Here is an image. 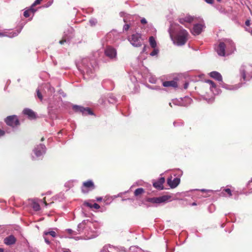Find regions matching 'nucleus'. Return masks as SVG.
Masks as SVG:
<instances>
[{
  "label": "nucleus",
  "mask_w": 252,
  "mask_h": 252,
  "mask_svg": "<svg viewBox=\"0 0 252 252\" xmlns=\"http://www.w3.org/2000/svg\"><path fill=\"white\" fill-rule=\"evenodd\" d=\"M218 54L220 56H224L225 54L233 53L236 50L235 44L230 39H224L220 42L216 49Z\"/></svg>",
  "instance_id": "1"
},
{
  "label": "nucleus",
  "mask_w": 252,
  "mask_h": 252,
  "mask_svg": "<svg viewBox=\"0 0 252 252\" xmlns=\"http://www.w3.org/2000/svg\"><path fill=\"white\" fill-rule=\"evenodd\" d=\"M189 33L184 29L181 30L176 36L174 43L178 46L184 45L187 41Z\"/></svg>",
  "instance_id": "2"
},
{
  "label": "nucleus",
  "mask_w": 252,
  "mask_h": 252,
  "mask_svg": "<svg viewBox=\"0 0 252 252\" xmlns=\"http://www.w3.org/2000/svg\"><path fill=\"white\" fill-rule=\"evenodd\" d=\"M128 40L132 46L134 47H140L142 45L143 39L141 34L137 32L129 36L128 37Z\"/></svg>",
  "instance_id": "3"
},
{
  "label": "nucleus",
  "mask_w": 252,
  "mask_h": 252,
  "mask_svg": "<svg viewBox=\"0 0 252 252\" xmlns=\"http://www.w3.org/2000/svg\"><path fill=\"white\" fill-rule=\"evenodd\" d=\"M200 21H202V20L200 19H199V20L196 17H192V16H190V15H186L183 17H180L179 19V22L181 24L184 25L187 27V24L195 23L197 21L200 22Z\"/></svg>",
  "instance_id": "4"
},
{
  "label": "nucleus",
  "mask_w": 252,
  "mask_h": 252,
  "mask_svg": "<svg viewBox=\"0 0 252 252\" xmlns=\"http://www.w3.org/2000/svg\"><path fill=\"white\" fill-rule=\"evenodd\" d=\"M170 196L168 195H163L158 197H152L148 199V201L153 204H159L167 202L169 199Z\"/></svg>",
  "instance_id": "5"
},
{
  "label": "nucleus",
  "mask_w": 252,
  "mask_h": 252,
  "mask_svg": "<svg viewBox=\"0 0 252 252\" xmlns=\"http://www.w3.org/2000/svg\"><path fill=\"white\" fill-rule=\"evenodd\" d=\"M5 122L8 126L13 127L16 126L20 124L19 120L16 115L8 116L5 118Z\"/></svg>",
  "instance_id": "6"
},
{
  "label": "nucleus",
  "mask_w": 252,
  "mask_h": 252,
  "mask_svg": "<svg viewBox=\"0 0 252 252\" xmlns=\"http://www.w3.org/2000/svg\"><path fill=\"white\" fill-rule=\"evenodd\" d=\"M252 69V67L250 66H246L243 65L240 68V73L244 79V80H249V78L252 77V75H250L249 71Z\"/></svg>",
  "instance_id": "7"
},
{
  "label": "nucleus",
  "mask_w": 252,
  "mask_h": 252,
  "mask_svg": "<svg viewBox=\"0 0 252 252\" xmlns=\"http://www.w3.org/2000/svg\"><path fill=\"white\" fill-rule=\"evenodd\" d=\"M73 109L77 112H80L83 115H93V113L89 108H84L79 105H73Z\"/></svg>",
  "instance_id": "8"
},
{
  "label": "nucleus",
  "mask_w": 252,
  "mask_h": 252,
  "mask_svg": "<svg viewBox=\"0 0 252 252\" xmlns=\"http://www.w3.org/2000/svg\"><path fill=\"white\" fill-rule=\"evenodd\" d=\"M105 55L111 59H116L117 58V52L115 49L108 46L105 50Z\"/></svg>",
  "instance_id": "9"
},
{
  "label": "nucleus",
  "mask_w": 252,
  "mask_h": 252,
  "mask_svg": "<svg viewBox=\"0 0 252 252\" xmlns=\"http://www.w3.org/2000/svg\"><path fill=\"white\" fill-rule=\"evenodd\" d=\"M94 188V186L93 181L89 180L83 183L82 190L83 192H87L89 190H92Z\"/></svg>",
  "instance_id": "10"
},
{
  "label": "nucleus",
  "mask_w": 252,
  "mask_h": 252,
  "mask_svg": "<svg viewBox=\"0 0 252 252\" xmlns=\"http://www.w3.org/2000/svg\"><path fill=\"white\" fill-rule=\"evenodd\" d=\"M45 146L43 144H39L34 149L33 152L36 156L39 157L45 153Z\"/></svg>",
  "instance_id": "11"
},
{
  "label": "nucleus",
  "mask_w": 252,
  "mask_h": 252,
  "mask_svg": "<svg viewBox=\"0 0 252 252\" xmlns=\"http://www.w3.org/2000/svg\"><path fill=\"white\" fill-rule=\"evenodd\" d=\"M204 27L205 26L203 23L195 24L191 31V32L193 35H198L201 32Z\"/></svg>",
  "instance_id": "12"
},
{
  "label": "nucleus",
  "mask_w": 252,
  "mask_h": 252,
  "mask_svg": "<svg viewBox=\"0 0 252 252\" xmlns=\"http://www.w3.org/2000/svg\"><path fill=\"white\" fill-rule=\"evenodd\" d=\"M205 82L209 85L210 91L214 94H218L220 93V90L217 88L215 83L210 80H206Z\"/></svg>",
  "instance_id": "13"
},
{
  "label": "nucleus",
  "mask_w": 252,
  "mask_h": 252,
  "mask_svg": "<svg viewBox=\"0 0 252 252\" xmlns=\"http://www.w3.org/2000/svg\"><path fill=\"white\" fill-rule=\"evenodd\" d=\"M180 180L178 178H175L172 179V178H169L167 180V184L171 188H176L180 183Z\"/></svg>",
  "instance_id": "14"
},
{
  "label": "nucleus",
  "mask_w": 252,
  "mask_h": 252,
  "mask_svg": "<svg viewBox=\"0 0 252 252\" xmlns=\"http://www.w3.org/2000/svg\"><path fill=\"white\" fill-rule=\"evenodd\" d=\"M164 181V178L160 177L157 181L153 183V186L158 189L162 190L163 189V184Z\"/></svg>",
  "instance_id": "15"
},
{
  "label": "nucleus",
  "mask_w": 252,
  "mask_h": 252,
  "mask_svg": "<svg viewBox=\"0 0 252 252\" xmlns=\"http://www.w3.org/2000/svg\"><path fill=\"white\" fill-rule=\"evenodd\" d=\"M16 242V238L13 235H10L4 239V243L6 245H11Z\"/></svg>",
  "instance_id": "16"
},
{
  "label": "nucleus",
  "mask_w": 252,
  "mask_h": 252,
  "mask_svg": "<svg viewBox=\"0 0 252 252\" xmlns=\"http://www.w3.org/2000/svg\"><path fill=\"white\" fill-rule=\"evenodd\" d=\"M211 77L216 79L218 81L222 82V78L221 74L217 71H212L209 74Z\"/></svg>",
  "instance_id": "17"
},
{
  "label": "nucleus",
  "mask_w": 252,
  "mask_h": 252,
  "mask_svg": "<svg viewBox=\"0 0 252 252\" xmlns=\"http://www.w3.org/2000/svg\"><path fill=\"white\" fill-rule=\"evenodd\" d=\"M162 85L165 87L177 88L178 87L177 82L174 80L163 82Z\"/></svg>",
  "instance_id": "18"
},
{
  "label": "nucleus",
  "mask_w": 252,
  "mask_h": 252,
  "mask_svg": "<svg viewBox=\"0 0 252 252\" xmlns=\"http://www.w3.org/2000/svg\"><path fill=\"white\" fill-rule=\"evenodd\" d=\"M23 113L27 115L30 119H33L35 118V115L34 112L30 109H25L23 110Z\"/></svg>",
  "instance_id": "19"
},
{
  "label": "nucleus",
  "mask_w": 252,
  "mask_h": 252,
  "mask_svg": "<svg viewBox=\"0 0 252 252\" xmlns=\"http://www.w3.org/2000/svg\"><path fill=\"white\" fill-rule=\"evenodd\" d=\"M44 235H50L52 237H56L57 235L55 231L51 230V229H50L48 231H45L44 232Z\"/></svg>",
  "instance_id": "20"
},
{
  "label": "nucleus",
  "mask_w": 252,
  "mask_h": 252,
  "mask_svg": "<svg viewBox=\"0 0 252 252\" xmlns=\"http://www.w3.org/2000/svg\"><path fill=\"white\" fill-rule=\"evenodd\" d=\"M149 42L151 46L153 48H155L157 46V42L155 39V38L153 36H151L149 38Z\"/></svg>",
  "instance_id": "21"
},
{
  "label": "nucleus",
  "mask_w": 252,
  "mask_h": 252,
  "mask_svg": "<svg viewBox=\"0 0 252 252\" xmlns=\"http://www.w3.org/2000/svg\"><path fill=\"white\" fill-rule=\"evenodd\" d=\"M129 252H144V251L138 247L132 246L129 249Z\"/></svg>",
  "instance_id": "22"
},
{
  "label": "nucleus",
  "mask_w": 252,
  "mask_h": 252,
  "mask_svg": "<svg viewBox=\"0 0 252 252\" xmlns=\"http://www.w3.org/2000/svg\"><path fill=\"white\" fill-rule=\"evenodd\" d=\"M88 220H83L81 223H79L78 225V231H80L81 229H83L84 226L86 224H87L88 223H89Z\"/></svg>",
  "instance_id": "23"
},
{
  "label": "nucleus",
  "mask_w": 252,
  "mask_h": 252,
  "mask_svg": "<svg viewBox=\"0 0 252 252\" xmlns=\"http://www.w3.org/2000/svg\"><path fill=\"white\" fill-rule=\"evenodd\" d=\"M144 192V190L142 188H138L137 189L134 191V195L137 196L141 194H142Z\"/></svg>",
  "instance_id": "24"
},
{
  "label": "nucleus",
  "mask_w": 252,
  "mask_h": 252,
  "mask_svg": "<svg viewBox=\"0 0 252 252\" xmlns=\"http://www.w3.org/2000/svg\"><path fill=\"white\" fill-rule=\"evenodd\" d=\"M32 207L33 210L36 211H39L40 209V205L35 202L32 203Z\"/></svg>",
  "instance_id": "25"
},
{
  "label": "nucleus",
  "mask_w": 252,
  "mask_h": 252,
  "mask_svg": "<svg viewBox=\"0 0 252 252\" xmlns=\"http://www.w3.org/2000/svg\"><path fill=\"white\" fill-rule=\"evenodd\" d=\"M31 11H32V13H33L34 12V11L33 10V9L32 8V7L31 6V8L30 10H26L25 11H24V16L26 17V18H28L30 16V12Z\"/></svg>",
  "instance_id": "26"
},
{
  "label": "nucleus",
  "mask_w": 252,
  "mask_h": 252,
  "mask_svg": "<svg viewBox=\"0 0 252 252\" xmlns=\"http://www.w3.org/2000/svg\"><path fill=\"white\" fill-rule=\"evenodd\" d=\"M88 61L87 59H85L82 61V64L85 67H86L85 70L86 72H88V67H89V64H87L86 65V62Z\"/></svg>",
  "instance_id": "27"
},
{
  "label": "nucleus",
  "mask_w": 252,
  "mask_h": 252,
  "mask_svg": "<svg viewBox=\"0 0 252 252\" xmlns=\"http://www.w3.org/2000/svg\"><path fill=\"white\" fill-rule=\"evenodd\" d=\"M158 53V50L157 49L154 48V50L150 53V55L152 56H154L157 55Z\"/></svg>",
  "instance_id": "28"
},
{
  "label": "nucleus",
  "mask_w": 252,
  "mask_h": 252,
  "mask_svg": "<svg viewBox=\"0 0 252 252\" xmlns=\"http://www.w3.org/2000/svg\"><path fill=\"white\" fill-rule=\"evenodd\" d=\"M89 22L91 26H94L96 24L97 21L95 19H92L90 20Z\"/></svg>",
  "instance_id": "29"
},
{
  "label": "nucleus",
  "mask_w": 252,
  "mask_h": 252,
  "mask_svg": "<svg viewBox=\"0 0 252 252\" xmlns=\"http://www.w3.org/2000/svg\"><path fill=\"white\" fill-rule=\"evenodd\" d=\"M36 93H37V95L38 97L41 100H42V95L40 93V92H39V90L38 89H37L36 90Z\"/></svg>",
  "instance_id": "30"
},
{
  "label": "nucleus",
  "mask_w": 252,
  "mask_h": 252,
  "mask_svg": "<svg viewBox=\"0 0 252 252\" xmlns=\"http://www.w3.org/2000/svg\"><path fill=\"white\" fill-rule=\"evenodd\" d=\"M42 0H35L33 3L32 4V7H33L36 5L39 4Z\"/></svg>",
  "instance_id": "31"
},
{
  "label": "nucleus",
  "mask_w": 252,
  "mask_h": 252,
  "mask_svg": "<svg viewBox=\"0 0 252 252\" xmlns=\"http://www.w3.org/2000/svg\"><path fill=\"white\" fill-rule=\"evenodd\" d=\"M130 28V25L126 24L124 26L123 30L125 31H127Z\"/></svg>",
  "instance_id": "32"
},
{
  "label": "nucleus",
  "mask_w": 252,
  "mask_h": 252,
  "mask_svg": "<svg viewBox=\"0 0 252 252\" xmlns=\"http://www.w3.org/2000/svg\"><path fill=\"white\" fill-rule=\"evenodd\" d=\"M46 235H44V234L43 235V237L44 238V241L45 242V243L48 245H49L50 244V241L47 239V238L46 237Z\"/></svg>",
  "instance_id": "33"
},
{
  "label": "nucleus",
  "mask_w": 252,
  "mask_h": 252,
  "mask_svg": "<svg viewBox=\"0 0 252 252\" xmlns=\"http://www.w3.org/2000/svg\"><path fill=\"white\" fill-rule=\"evenodd\" d=\"M225 191L227 193L229 196L232 195L231 191L229 189H225Z\"/></svg>",
  "instance_id": "34"
},
{
  "label": "nucleus",
  "mask_w": 252,
  "mask_h": 252,
  "mask_svg": "<svg viewBox=\"0 0 252 252\" xmlns=\"http://www.w3.org/2000/svg\"><path fill=\"white\" fill-rule=\"evenodd\" d=\"M18 33H17L16 32H12L10 33V34H12L11 35H9V36L10 37H14V36H16V35H18Z\"/></svg>",
  "instance_id": "35"
},
{
  "label": "nucleus",
  "mask_w": 252,
  "mask_h": 252,
  "mask_svg": "<svg viewBox=\"0 0 252 252\" xmlns=\"http://www.w3.org/2000/svg\"><path fill=\"white\" fill-rule=\"evenodd\" d=\"M93 207L95 209H98L100 208V206L97 203H94L92 206V208Z\"/></svg>",
  "instance_id": "36"
},
{
  "label": "nucleus",
  "mask_w": 252,
  "mask_h": 252,
  "mask_svg": "<svg viewBox=\"0 0 252 252\" xmlns=\"http://www.w3.org/2000/svg\"><path fill=\"white\" fill-rule=\"evenodd\" d=\"M67 41V40L66 39V38H63L62 40H60L59 43L61 44H63L64 42H66Z\"/></svg>",
  "instance_id": "37"
},
{
  "label": "nucleus",
  "mask_w": 252,
  "mask_h": 252,
  "mask_svg": "<svg viewBox=\"0 0 252 252\" xmlns=\"http://www.w3.org/2000/svg\"><path fill=\"white\" fill-rule=\"evenodd\" d=\"M141 23L142 24H146L147 22V20L145 18H143L141 19Z\"/></svg>",
  "instance_id": "38"
},
{
  "label": "nucleus",
  "mask_w": 252,
  "mask_h": 252,
  "mask_svg": "<svg viewBox=\"0 0 252 252\" xmlns=\"http://www.w3.org/2000/svg\"><path fill=\"white\" fill-rule=\"evenodd\" d=\"M206 100L208 103H212L214 100V98L212 97L208 99H206Z\"/></svg>",
  "instance_id": "39"
},
{
  "label": "nucleus",
  "mask_w": 252,
  "mask_h": 252,
  "mask_svg": "<svg viewBox=\"0 0 252 252\" xmlns=\"http://www.w3.org/2000/svg\"><path fill=\"white\" fill-rule=\"evenodd\" d=\"M207 3L209 4H213L214 2V0H204Z\"/></svg>",
  "instance_id": "40"
},
{
  "label": "nucleus",
  "mask_w": 252,
  "mask_h": 252,
  "mask_svg": "<svg viewBox=\"0 0 252 252\" xmlns=\"http://www.w3.org/2000/svg\"><path fill=\"white\" fill-rule=\"evenodd\" d=\"M66 230L69 234H72L73 232V231L71 229H67Z\"/></svg>",
  "instance_id": "41"
},
{
  "label": "nucleus",
  "mask_w": 252,
  "mask_h": 252,
  "mask_svg": "<svg viewBox=\"0 0 252 252\" xmlns=\"http://www.w3.org/2000/svg\"><path fill=\"white\" fill-rule=\"evenodd\" d=\"M188 86H189V83H186L184 84V89H187L188 88Z\"/></svg>",
  "instance_id": "42"
},
{
  "label": "nucleus",
  "mask_w": 252,
  "mask_h": 252,
  "mask_svg": "<svg viewBox=\"0 0 252 252\" xmlns=\"http://www.w3.org/2000/svg\"><path fill=\"white\" fill-rule=\"evenodd\" d=\"M4 134V131L0 129V136H2Z\"/></svg>",
  "instance_id": "43"
},
{
  "label": "nucleus",
  "mask_w": 252,
  "mask_h": 252,
  "mask_svg": "<svg viewBox=\"0 0 252 252\" xmlns=\"http://www.w3.org/2000/svg\"><path fill=\"white\" fill-rule=\"evenodd\" d=\"M245 24L247 26H249L250 25V22L249 20H247L245 22Z\"/></svg>",
  "instance_id": "44"
},
{
  "label": "nucleus",
  "mask_w": 252,
  "mask_h": 252,
  "mask_svg": "<svg viewBox=\"0 0 252 252\" xmlns=\"http://www.w3.org/2000/svg\"><path fill=\"white\" fill-rule=\"evenodd\" d=\"M149 81L152 83H155V80L153 78H151L149 80Z\"/></svg>",
  "instance_id": "45"
},
{
  "label": "nucleus",
  "mask_w": 252,
  "mask_h": 252,
  "mask_svg": "<svg viewBox=\"0 0 252 252\" xmlns=\"http://www.w3.org/2000/svg\"><path fill=\"white\" fill-rule=\"evenodd\" d=\"M86 205L89 207H90V208H92V206L91 204L89 203H86Z\"/></svg>",
  "instance_id": "46"
},
{
  "label": "nucleus",
  "mask_w": 252,
  "mask_h": 252,
  "mask_svg": "<svg viewBox=\"0 0 252 252\" xmlns=\"http://www.w3.org/2000/svg\"><path fill=\"white\" fill-rule=\"evenodd\" d=\"M146 50V46H144L143 48V50H142V52H144Z\"/></svg>",
  "instance_id": "47"
},
{
  "label": "nucleus",
  "mask_w": 252,
  "mask_h": 252,
  "mask_svg": "<svg viewBox=\"0 0 252 252\" xmlns=\"http://www.w3.org/2000/svg\"><path fill=\"white\" fill-rule=\"evenodd\" d=\"M186 100H187L188 101H189V102H190V101H191V99H190V98H189V97L186 98Z\"/></svg>",
  "instance_id": "48"
},
{
  "label": "nucleus",
  "mask_w": 252,
  "mask_h": 252,
  "mask_svg": "<svg viewBox=\"0 0 252 252\" xmlns=\"http://www.w3.org/2000/svg\"><path fill=\"white\" fill-rule=\"evenodd\" d=\"M240 86H237V87H235V88H232V89H230V90H233V89H238V88H239Z\"/></svg>",
  "instance_id": "49"
},
{
  "label": "nucleus",
  "mask_w": 252,
  "mask_h": 252,
  "mask_svg": "<svg viewBox=\"0 0 252 252\" xmlns=\"http://www.w3.org/2000/svg\"><path fill=\"white\" fill-rule=\"evenodd\" d=\"M50 89L51 92H54V89L53 88H50Z\"/></svg>",
  "instance_id": "50"
},
{
  "label": "nucleus",
  "mask_w": 252,
  "mask_h": 252,
  "mask_svg": "<svg viewBox=\"0 0 252 252\" xmlns=\"http://www.w3.org/2000/svg\"><path fill=\"white\" fill-rule=\"evenodd\" d=\"M106 249V247H103V249L101 250V252H102V251H105Z\"/></svg>",
  "instance_id": "51"
},
{
  "label": "nucleus",
  "mask_w": 252,
  "mask_h": 252,
  "mask_svg": "<svg viewBox=\"0 0 252 252\" xmlns=\"http://www.w3.org/2000/svg\"><path fill=\"white\" fill-rule=\"evenodd\" d=\"M94 237V236H89V237H88L87 239H92V238H93Z\"/></svg>",
  "instance_id": "52"
},
{
  "label": "nucleus",
  "mask_w": 252,
  "mask_h": 252,
  "mask_svg": "<svg viewBox=\"0 0 252 252\" xmlns=\"http://www.w3.org/2000/svg\"><path fill=\"white\" fill-rule=\"evenodd\" d=\"M0 252H3V250L1 248H0Z\"/></svg>",
  "instance_id": "53"
},
{
  "label": "nucleus",
  "mask_w": 252,
  "mask_h": 252,
  "mask_svg": "<svg viewBox=\"0 0 252 252\" xmlns=\"http://www.w3.org/2000/svg\"><path fill=\"white\" fill-rule=\"evenodd\" d=\"M4 34L0 32V36H2Z\"/></svg>",
  "instance_id": "54"
},
{
  "label": "nucleus",
  "mask_w": 252,
  "mask_h": 252,
  "mask_svg": "<svg viewBox=\"0 0 252 252\" xmlns=\"http://www.w3.org/2000/svg\"><path fill=\"white\" fill-rule=\"evenodd\" d=\"M97 200L98 201H100V200H101V198H97Z\"/></svg>",
  "instance_id": "55"
},
{
  "label": "nucleus",
  "mask_w": 252,
  "mask_h": 252,
  "mask_svg": "<svg viewBox=\"0 0 252 252\" xmlns=\"http://www.w3.org/2000/svg\"><path fill=\"white\" fill-rule=\"evenodd\" d=\"M196 205V203H192V205Z\"/></svg>",
  "instance_id": "56"
},
{
  "label": "nucleus",
  "mask_w": 252,
  "mask_h": 252,
  "mask_svg": "<svg viewBox=\"0 0 252 252\" xmlns=\"http://www.w3.org/2000/svg\"><path fill=\"white\" fill-rule=\"evenodd\" d=\"M43 140H44V138H43V137H42V138H41V141H43Z\"/></svg>",
  "instance_id": "57"
},
{
  "label": "nucleus",
  "mask_w": 252,
  "mask_h": 252,
  "mask_svg": "<svg viewBox=\"0 0 252 252\" xmlns=\"http://www.w3.org/2000/svg\"><path fill=\"white\" fill-rule=\"evenodd\" d=\"M176 102V101H173V103H175V102Z\"/></svg>",
  "instance_id": "58"
},
{
  "label": "nucleus",
  "mask_w": 252,
  "mask_h": 252,
  "mask_svg": "<svg viewBox=\"0 0 252 252\" xmlns=\"http://www.w3.org/2000/svg\"><path fill=\"white\" fill-rule=\"evenodd\" d=\"M169 105L171 106V107H172L171 103H169Z\"/></svg>",
  "instance_id": "59"
},
{
  "label": "nucleus",
  "mask_w": 252,
  "mask_h": 252,
  "mask_svg": "<svg viewBox=\"0 0 252 252\" xmlns=\"http://www.w3.org/2000/svg\"><path fill=\"white\" fill-rule=\"evenodd\" d=\"M218 1H220L221 0H217Z\"/></svg>",
  "instance_id": "60"
},
{
  "label": "nucleus",
  "mask_w": 252,
  "mask_h": 252,
  "mask_svg": "<svg viewBox=\"0 0 252 252\" xmlns=\"http://www.w3.org/2000/svg\"><path fill=\"white\" fill-rule=\"evenodd\" d=\"M251 182H252V180H251Z\"/></svg>",
  "instance_id": "61"
},
{
  "label": "nucleus",
  "mask_w": 252,
  "mask_h": 252,
  "mask_svg": "<svg viewBox=\"0 0 252 252\" xmlns=\"http://www.w3.org/2000/svg\"><path fill=\"white\" fill-rule=\"evenodd\" d=\"M251 33H252V32H251Z\"/></svg>",
  "instance_id": "62"
}]
</instances>
